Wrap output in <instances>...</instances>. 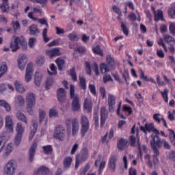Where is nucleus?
<instances>
[{
    "label": "nucleus",
    "instance_id": "44",
    "mask_svg": "<svg viewBox=\"0 0 175 175\" xmlns=\"http://www.w3.org/2000/svg\"><path fill=\"white\" fill-rule=\"evenodd\" d=\"M15 102L16 103H18L19 106H23V104L24 103V98H23V96L18 95L15 98Z\"/></svg>",
    "mask_w": 175,
    "mask_h": 175
},
{
    "label": "nucleus",
    "instance_id": "17",
    "mask_svg": "<svg viewBox=\"0 0 175 175\" xmlns=\"http://www.w3.org/2000/svg\"><path fill=\"white\" fill-rule=\"evenodd\" d=\"M107 118V113H106V108L105 107H102L100 109V126H103L105 125V122H106V120Z\"/></svg>",
    "mask_w": 175,
    "mask_h": 175
},
{
    "label": "nucleus",
    "instance_id": "31",
    "mask_svg": "<svg viewBox=\"0 0 175 175\" xmlns=\"http://www.w3.org/2000/svg\"><path fill=\"white\" fill-rule=\"evenodd\" d=\"M74 49V53H79V54H85V51H87V49L83 46H77V48Z\"/></svg>",
    "mask_w": 175,
    "mask_h": 175
},
{
    "label": "nucleus",
    "instance_id": "2",
    "mask_svg": "<svg viewBox=\"0 0 175 175\" xmlns=\"http://www.w3.org/2000/svg\"><path fill=\"white\" fill-rule=\"evenodd\" d=\"M150 147L154 152L153 162L154 165H157L158 162H159L158 157L159 155V150L160 148H162V142H161L160 141H154V143L151 142Z\"/></svg>",
    "mask_w": 175,
    "mask_h": 175
},
{
    "label": "nucleus",
    "instance_id": "24",
    "mask_svg": "<svg viewBox=\"0 0 175 175\" xmlns=\"http://www.w3.org/2000/svg\"><path fill=\"white\" fill-rule=\"evenodd\" d=\"M145 128L148 132H154V136L159 135V131L154 128V123L146 124Z\"/></svg>",
    "mask_w": 175,
    "mask_h": 175
},
{
    "label": "nucleus",
    "instance_id": "4",
    "mask_svg": "<svg viewBox=\"0 0 175 175\" xmlns=\"http://www.w3.org/2000/svg\"><path fill=\"white\" fill-rule=\"evenodd\" d=\"M81 137H84L85 136V133L88 132V129H90V120H88V118L87 116L82 115L81 116Z\"/></svg>",
    "mask_w": 175,
    "mask_h": 175
},
{
    "label": "nucleus",
    "instance_id": "18",
    "mask_svg": "<svg viewBox=\"0 0 175 175\" xmlns=\"http://www.w3.org/2000/svg\"><path fill=\"white\" fill-rule=\"evenodd\" d=\"M79 128H80V126L79 124V120L76 118L73 119L72 124V136H75V135L77 134V132H79Z\"/></svg>",
    "mask_w": 175,
    "mask_h": 175
},
{
    "label": "nucleus",
    "instance_id": "22",
    "mask_svg": "<svg viewBox=\"0 0 175 175\" xmlns=\"http://www.w3.org/2000/svg\"><path fill=\"white\" fill-rule=\"evenodd\" d=\"M29 29L30 31V35H33V36H38L40 33V31L38 29V25H31L29 26Z\"/></svg>",
    "mask_w": 175,
    "mask_h": 175
},
{
    "label": "nucleus",
    "instance_id": "29",
    "mask_svg": "<svg viewBox=\"0 0 175 175\" xmlns=\"http://www.w3.org/2000/svg\"><path fill=\"white\" fill-rule=\"evenodd\" d=\"M0 106H2V107H4L5 110L7 111H10L12 110V107H10V105L6 102L5 100H0Z\"/></svg>",
    "mask_w": 175,
    "mask_h": 175
},
{
    "label": "nucleus",
    "instance_id": "14",
    "mask_svg": "<svg viewBox=\"0 0 175 175\" xmlns=\"http://www.w3.org/2000/svg\"><path fill=\"white\" fill-rule=\"evenodd\" d=\"M46 54L49 58H53V57H57L58 55H61V52L59 51V48H55L52 50H46Z\"/></svg>",
    "mask_w": 175,
    "mask_h": 175
},
{
    "label": "nucleus",
    "instance_id": "7",
    "mask_svg": "<svg viewBox=\"0 0 175 175\" xmlns=\"http://www.w3.org/2000/svg\"><path fill=\"white\" fill-rule=\"evenodd\" d=\"M151 137H152V140L150 141V146H151V143L154 144L155 142H157L160 141L161 143V148L163 146L164 148H166L167 150H170L171 148L170 144H169V143H167L166 140L165 139L161 140V138L159 137V136L154 135V134L151 135Z\"/></svg>",
    "mask_w": 175,
    "mask_h": 175
},
{
    "label": "nucleus",
    "instance_id": "36",
    "mask_svg": "<svg viewBox=\"0 0 175 175\" xmlns=\"http://www.w3.org/2000/svg\"><path fill=\"white\" fill-rule=\"evenodd\" d=\"M16 117L19 121H22V122H25V124H27V117L24 113L22 112H18L16 113Z\"/></svg>",
    "mask_w": 175,
    "mask_h": 175
},
{
    "label": "nucleus",
    "instance_id": "52",
    "mask_svg": "<svg viewBox=\"0 0 175 175\" xmlns=\"http://www.w3.org/2000/svg\"><path fill=\"white\" fill-rule=\"evenodd\" d=\"M33 106H35V105L27 104V111L30 116L33 115Z\"/></svg>",
    "mask_w": 175,
    "mask_h": 175
},
{
    "label": "nucleus",
    "instance_id": "40",
    "mask_svg": "<svg viewBox=\"0 0 175 175\" xmlns=\"http://www.w3.org/2000/svg\"><path fill=\"white\" fill-rule=\"evenodd\" d=\"M71 164H72V157H66L64 160V167H70Z\"/></svg>",
    "mask_w": 175,
    "mask_h": 175
},
{
    "label": "nucleus",
    "instance_id": "33",
    "mask_svg": "<svg viewBox=\"0 0 175 175\" xmlns=\"http://www.w3.org/2000/svg\"><path fill=\"white\" fill-rule=\"evenodd\" d=\"M55 62L57 65L58 69L59 70H62V66L65 65V59H62V57H59L55 60Z\"/></svg>",
    "mask_w": 175,
    "mask_h": 175
},
{
    "label": "nucleus",
    "instance_id": "51",
    "mask_svg": "<svg viewBox=\"0 0 175 175\" xmlns=\"http://www.w3.org/2000/svg\"><path fill=\"white\" fill-rule=\"evenodd\" d=\"M93 51L95 54H98V55H103V51L100 49L99 46H96L93 49Z\"/></svg>",
    "mask_w": 175,
    "mask_h": 175
},
{
    "label": "nucleus",
    "instance_id": "43",
    "mask_svg": "<svg viewBox=\"0 0 175 175\" xmlns=\"http://www.w3.org/2000/svg\"><path fill=\"white\" fill-rule=\"evenodd\" d=\"M45 117H46V112L43 109H39L40 124H42V122H43V120H44Z\"/></svg>",
    "mask_w": 175,
    "mask_h": 175
},
{
    "label": "nucleus",
    "instance_id": "16",
    "mask_svg": "<svg viewBox=\"0 0 175 175\" xmlns=\"http://www.w3.org/2000/svg\"><path fill=\"white\" fill-rule=\"evenodd\" d=\"M152 9L154 14V21H158L159 20H161V21H165V19L163 18V12H162V10H159L158 13L157 14L155 8L152 7Z\"/></svg>",
    "mask_w": 175,
    "mask_h": 175
},
{
    "label": "nucleus",
    "instance_id": "54",
    "mask_svg": "<svg viewBox=\"0 0 175 175\" xmlns=\"http://www.w3.org/2000/svg\"><path fill=\"white\" fill-rule=\"evenodd\" d=\"M94 72L96 73V76H99V67L98 66V64L94 63L92 66Z\"/></svg>",
    "mask_w": 175,
    "mask_h": 175
},
{
    "label": "nucleus",
    "instance_id": "32",
    "mask_svg": "<svg viewBox=\"0 0 175 175\" xmlns=\"http://www.w3.org/2000/svg\"><path fill=\"white\" fill-rule=\"evenodd\" d=\"M13 151V147L12 146V144H8L6 146V148L4 152V158H8L9 155H10V153Z\"/></svg>",
    "mask_w": 175,
    "mask_h": 175
},
{
    "label": "nucleus",
    "instance_id": "11",
    "mask_svg": "<svg viewBox=\"0 0 175 175\" xmlns=\"http://www.w3.org/2000/svg\"><path fill=\"white\" fill-rule=\"evenodd\" d=\"M164 40L165 42H166V43H167L168 44H170V47H169V50L171 53H172V54H174V44H175V40L173 38V37L169 36V35H165L164 36Z\"/></svg>",
    "mask_w": 175,
    "mask_h": 175
},
{
    "label": "nucleus",
    "instance_id": "64",
    "mask_svg": "<svg viewBox=\"0 0 175 175\" xmlns=\"http://www.w3.org/2000/svg\"><path fill=\"white\" fill-rule=\"evenodd\" d=\"M168 14L171 18H175V9H170L168 10Z\"/></svg>",
    "mask_w": 175,
    "mask_h": 175
},
{
    "label": "nucleus",
    "instance_id": "19",
    "mask_svg": "<svg viewBox=\"0 0 175 175\" xmlns=\"http://www.w3.org/2000/svg\"><path fill=\"white\" fill-rule=\"evenodd\" d=\"M83 107L88 111V113H91V111H92V102H91V99L90 98H85Z\"/></svg>",
    "mask_w": 175,
    "mask_h": 175
},
{
    "label": "nucleus",
    "instance_id": "45",
    "mask_svg": "<svg viewBox=\"0 0 175 175\" xmlns=\"http://www.w3.org/2000/svg\"><path fill=\"white\" fill-rule=\"evenodd\" d=\"M36 62L38 66H42L44 64V56H38L36 59Z\"/></svg>",
    "mask_w": 175,
    "mask_h": 175
},
{
    "label": "nucleus",
    "instance_id": "55",
    "mask_svg": "<svg viewBox=\"0 0 175 175\" xmlns=\"http://www.w3.org/2000/svg\"><path fill=\"white\" fill-rule=\"evenodd\" d=\"M168 158L169 159H171V161H173L175 162V151L174 150H170L168 153Z\"/></svg>",
    "mask_w": 175,
    "mask_h": 175
},
{
    "label": "nucleus",
    "instance_id": "26",
    "mask_svg": "<svg viewBox=\"0 0 175 175\" xmlns=\"http://www.w3.org/2000/svg\"><path fill=\"white\" fill-rule=\"evenodd\" d=\"M106 59H107V62L108 64V66L111 70H114V68L116 66V62H114V58H113L111 57V55H107Z\"/></svg>",
    "mask_w": 175,
    "mask_h": 175
},
{
    "label": "nucleus",
    "instance_id": "48",
    "mask_svg": "<svg viewBox=\"0 0 175 175\" xmlns=\"http://www.w3.org/2000/svg\"><path fill=\"white\" fill-rule=\"evenodd\" d=\"M18 61L23 62V65H25V64H28V59H27V55L25 54L20 55L19 59H18Z\"/></svg>",
    "mask_w": 175,
    "mask_h": 175
},
{
    "label": "nucleus",
    "instance_id": "42",
    "mask_svg": "<svg viewBox=\"0 0 175 175\" xmlns=\"http://www.w3.org/2000/svg\"><path fill=\"white\" fill-rule=\"evenodd\" d=\"M53 83H54V79H53V78H48L46 79V85H45L46 90H50V88L51 87V85H53Z\"/></svg>",
    "mask_w": 175,
    "mask_h": 175
},
{
    "label": "nucleus",
    "instance_id": "46",
    "mask_svg": "<svg viewBox=\"0 0 175 175\" xmlns=\"http://www.w3.org/2000/svg\"><path fill=\"white\" fill-rule=\"evenodd\" d=\"M0 8L3 10V13H6V12H8V9H9V1H7V4L5 3L0 4Z\"/></svg>",
    "mask_w": 175,
    "mask_h": 175
},
{
    "label": "nucleus",
    "instance_id": "9",
    "mask_svg": "<svg viewBox=\"0 0 175 175\" xmlns=\"http://www.w3.org/2000/svg\"><path fill=\"white\" fill-rule=\"evenodd\" d=\"M32 76H33V67L32 63H29L26 68V73L25 75V81L29 83L32 80Z\"/></svg>",
    "mask_w": 175,
    "mask_h": 175
},
{
    "label": "nucleus",
    "instance_id": "28",
    "mask_svg": "<svg viewBox=\"0 0 175 175\" xmlns=\"http://www.w3.org/2000/svg\"><path fill=\"white\" fill-rule=\"evenodd\" d=\"M18 44H20V42H18V40H17V38H16L14 41H12L10 43V49H12V51H17V50L20 49V46H18Z\"/></svg>",
    "mask_w": 175,
    "mask_h": 175
},
{
    "label": "nucleus",
    "instance_id": "50",
    "mask_svg": "<svg viewBox=\"0 0 175 175\" xmlns=\"http://www.w3.org/2000/svg\"><path fill=\"white\" fill-rule=\"evenodd\" d=\"M108 105H116V97L113 94H109Z\"/></svg>",
    "mask_w": 175,
    "mask_h": 175
},
{
    "label": "nucleus",
    "instance_id": "37",
    "mask_svg": "<svg viewBox=\"0 0 175 175\" xmlns=\"http://www.w3.org/2000/svg\"><path fill=\"white\" fill-rule=\"evenodd\" d=\"M44 153L49 155L53 152V146L51 145H47L42 147Z\"/></svg>",
    "mask_w": 175,
    "mask_h": 175
},
{
    "label": "nucleus",
    "instance_id": "62",
    "mask_svg": "<svg viewBox=\"0 0 175 175\" xmlns=\"http://www.w3.org/2000/svg\"><path fill=\"white\" fill-rule=\"evenodd\" d=\"M123 110L124 111L129 112V115L131 116L133 111H132V108L131 107H128L126 105L123 106Z\"/></svg>",
    "mask_w": 175,
    "mask_h": 175
},
{
    "label": "nucleus",
    "instance_id": "21",
    "mask_svg": "<svg viewBox=\"0 0 175 175\" xmlns=\"http://www.w3.org/2000/svg\"><path fill=\"white\" fill-rule=\"evenodd\" d=\"M27 105H36V101L35 100V94L33 93H29L26 97Z\"/></svg>",
    "mask_w": 175,
    "mask_h": 175
},
{
    "label": "nucleus",
    "instance_id": "34",
    "mask_svg": "<svg viewBox=\"0 0 175 175\" xmlns=\"http://www.w3.org/2000/svg\"><path fill=\"white\" fill-rule=\"evenodd\" d=\"M100 69L101 73H107V72H110V68L107 64L102 63L100 66Z\"/></svg>",
    "mask_w": 175,
    "mask_h": 175
},
{
    "label": "nucleus",
    "instance_id": "13",
    "mask_svg": "<svg viewBox=\"0 0 175 175\" xmlns=\"http://www.w3.org/2000/svg\"><path fill=\"white\" fill-rule=\"evenodd\" d=\"M36 147H38V144L36 142H33L29 149V162H33V159H35V152L36 150Z\"/></svg>",
    "mask_w": 175,
    "mask_h": 175
},
{
    "label": "nucleus",
    "instance_id": "6",
    "mask_svg": "<svg viewBox=\"0 0 175 175\" xmlns=\"http://www.w3.org/2000/svg\"><path fill=\"white\" fill-rule=\"evenodd\" d=\"M16 132L17 134L14 138V144L18 146L21 143V138L23 137V133H24V129H23V124L21 122H18L16 125Z\"/></svg>",
    "mask_w": 175,
    "mask_h": 175
},
{
    "label": "nucleus",
    "instance_id": "58",
    "mask_svg": "<svg viewBox=\"0 0 175 175\" xmlns=\"http://www.w3.org/2000/svg\"><path fill=\"white\" fill-rule=\"evenodd\" d=\"M170 32L175 36V23H170L169 27Z\"/></svg>",
    "mask_w": 175,
    "mask_h": 175
},
{
    "label": "nucleus",
    "instance_id": "56",
    "mask_svg": "<svg viewBox=\"0 0 175 175\" xmlns=\"http://www.w3.org/2000/svg\"><path fill=\"white\" fill-rule=\"evenodd\" d=\"M49 117H58V112L54 109H51L49 111Z\"/></svg>",
    "mask_w": 175,
    "mask_h": 175
},
{
    "label": "nucleus",
    "instance_id": "41",
    "mask_svg": "<svg viewBox=\"0 0 175 175\" xmlns=\"http://www.w3.org/2000/svg\"><path fill=\"white\" fill-rule=\"evenodd\" d=\"M160 92H161V94L162 95V98H163V99H164V101L165 102V103H167L168 99H169L167 97V94H169V90L165 88L164 90V92L161 91Z\"/></svg>",
    "mask_w": 175,
    "mask_h": 175
},
{
    "label": "nucleus",
    "instance_id": "25",
    "mask_svg": "<svg viewBox=\"0 0 175 175\" xmlns=\"http://www.w3.org/2000/svg\"><path fill=\"white\" fill-rule=\"evenodd\" d=\"M5 127L10 132H13V120H12L10 116L5 118Z\"/></svg>",
    "mask_w": 175,
    "mask_h": 175
},
{
    "label": "nucleus",
    "instance_id": "5",
    "mask_svg": "<svg viewBox=\"0 0 175 175\" xmlns=\"http://www.w3.org/2000/svg\"><path fill=\"white\" fill-rule=\"evenodd\" d=\"M65 133H66L65 127L62 125H59L55 129L54 137L58 139V140L63 141L65 139Z\"/></svg>",
    "mask_w": 175,
    "mask_h": 175
},
{
    "label": "nucleus",
    "instance_id": "57",
    "mask_svg": "<svg viewBox=\"0 0 175 175\" xmlns=\"http://www.w3.org/2000/svg\"><path fill=\"white\" fill-rule=\"evenodd\" d=\"M130 143L131 147H136V137L133 135L130 136Z\"/></svg>",
    "mask_w": 175,
    "mask_h": 175
},
{
    "label": "nucleus",
    "instance_id": "30",
    "mask_svg": "<svg viewBox=\"0 0 175 175\" xmlns=\"http://www.w3.org/2000/svg\"><path fill=\"white\" fill-rule=\"evenodd\" d=\"M16 40L18 41L19 44L22 46L23 50H27L28 49V44L25 42V40L23 38L16 37Z\"/></svg>",
    "mask_w": 175,
    "mask_h": 175
},
{
    "label": "nucleus",
    "instance_id": "61",
    "mask_svg": "<svg viewBox=\"0 0 175 175\" xmlns=\"http://www.w3.org/2000/svg\"><path fill=\"white\" fill-rule=\"evenodd\" d=\"M89 88H90L92 94H93L94 96H96V88L95 87V85L93 84H90L89 85Z\"/></svg>",
    "mask_w": 175,
    "mask_h": 175
},
{
    "label": "nucleus",
    "instance_id": "49",
    "mask_svg": "<svg viewBox=\"0 0 175 175\" xmlns=\"http://www.w3.org/2000/svg\"><path fill=\"white\" fill-rule=\"evenodd\" d=\"M35 43H36V38H31L29 39L28 46L30 49H33V47H35Z\"/></svg>",
    "mask_w": 175,
    "mask_h": 175
},
{
    "label": "nucleus",
    "instance_id": "59",
    "mask_svg": "<svg viewBox=\"0 0 175 175\" xmlns=\"http://www.w3.org/2000/svg\"><path fill=\"white\" fill-rule=\"evenodd\" d=\"M12 25L14 28V31L16 32V31L20 29V23L18 21H16V23L12 22Z\"/></svg>",
    "mask_w": 175,
    "mask_h": 175
},
{
    "label": "nucleus",
    "instance_id": "38",
    "mask_svg": "<svg viewBox=\"0 0 175 175\" xmlns=\"http://www.w3.org/2000/svg\"><path fill=\"white\" fill-rule=\"evenodd\" d=\"M69 75L71 76L72 80H73V81H77V75H76V69L75 67H73L72 69H70Z\"/></svg>",
    "mask_w": 175,
    "mask_h": 175
},
{
    "label": "nucleus",
    "instance_id": "23",
    "mask_svg": "<svg viewBox=\"0 0 175 175\" xmlns=\"http://www.w3.org/2000/svg\"><path fill=\"white\" fill-rule=\"evenodd\" d=\"M42 77L43 75L40 74L39 72H36L34 74V83L37 87H40V83H42Z\"/></svg>",
    "mask_w": 175,
    "mask_h": 175
},
{
    "label": "nucleus",
    "instance_id": "35",
    "mask_svg": "<svg viewBox=\"0 0 175 175\" xmlns=\"http://www.w3.org/2000/svg\"><path fill=\"white\" fill-rule=\"evenodd\" d=\"M80 3L81 8L83 9V10H85V9H90V1L81 0Z\"/></svg>",
    "mask_w": 175,
    "mask_h": 175
},
{
    "label": "nucleus",
    "instance_id": "39",
    "mask_svg": "<svg viewBox=\"0 0 175 175\" xmlns=\"http://www.w3.org/2000/svg\"><path fill=\"white\" fill-rule=\"evenodd\" d=\"M50 69L51 72L48 70V73L49 75H50V76H53V75H54L55 76L57 75V67H55V65L54 64H51Z\"/></svg>",
    "mask_w": 175,
    "mask_h": 175
},
{
    "label": "nucleus",
    "instance_id": "53",
    "mask_svg": "<svg viewBox=\"0 0 175 175\" xmlns=\"http://www.w3.org/2000/svg\"><path fill=\"white\" fill-rule=\"evenodd\" d=\"M120 27H121V29L123 31V33H124V35L128 36L129 35V30L128 29V28L126 27L125 24L122 23Z\"/></svg>",
    "mask_w": 175,
    "mask_h": 175
},
{
    "label": "nucleus",
    "instance_id": "15",
    "mask_svg": "<svg viewBox=\"0 0 175 175\" xmlns=\"http://www.w3.org/2000/svg\"><path fill=\"white\" fill-rule=\"evenodd\" d=\"M126 146H128V139L121 138L118 141L117 147L120 151H124L126 148Z\"/></svg>",
    "mask_w": 175,
    "mask_h": 175
},
{
    "label": "nucleus",
    "instance_id": "60",
    "mask_svg": "<svg viewBox=\"0 0 175 175\" xmlns=\"http://www.w3.org/2000/svg\"><path fill=\"white\" fill-rule=\"evenodd\" d=\"M73 124V119L68 118L66 120V125L67 126V129H70V125Z\"/></svg>",
    "mask_w": 175,
    "mask_h": 175
},
{
    "label": "nucleus",
    "instance_id": "3",
    "mask_svg": "<svg viewBox=\"0 0 175 175\" xmlns=\"http://www.w3.org/2000/svg\"><path fill=\"white\" fill-rule=\"evenodd\" d=\"M88 158V150L86 148L82 149L80 154H78L76 156L75 169H79V166H80L81 162L87 161Z\"/></svg>",
    "mask_w": 175,
    "mask_h": 175
},
{
    "label": "nucleus",
    "instance_id": "12",
    "mask_svg": "<svg viewBox=\"0 0 175 175\" xmlns=\"http://www.w3.org/2000/svg\"><path fill=\"white\" fill-rule=\"evenodd\" d=\"M57 98L61 105H62V103H65V100L66 99V92L64 88H60L58 89Z\"/></svg>",
    "mask_w": 175,
    "mask_h": 175
},
{
    "label": "nucleus",
    "instance_id": "20",
    "mask_svg": "<svg viewBox=\"0 0 175 175\" xmlns=\"http://www.w3.org/2000/svg\"><path fill=\"white\" fill-rule=\"evenodd\" d=\"M14 85H15V90L17 92H19L20 94H24L26 90L24 88V85L21 82L18 81H16L14 82Z\"/></svg>",
    "mask_w": 175,
    "mask_h": 175
},
{
    "label": "nucleus",
    "instance_id": "8",
    "mask_svg": "<svg viewBox=\"0 0 175 175\" xmlns=\"http://www.w3.org/2000/svg\"><path fill=\"white\" fill-rule=\"evenodd\" d=\"M16 172V166L13 161H10L4 167V175H13Z\"/></svg>",
    "mask_w": 175,
    "mask_h": 175
},
{
    "label": "nucleus",
    "instance_id": "47",
    "mask_svg": "<svg viewBox=\"0 0 175 175\" xmlns=\"http://www.w3.org/2000/svg\"><path fill=\"white\" fill-rule=\"evenodd\" d=\"M87 81L83 77L80 78V85L82 90H87Z\"/></svg>",
    "mask_w": 175,
    "mask_h": 175
},
{
    "label": "nucleus",
    "instance_id": "27",
    "mask_svg": "<svg viewBox=\"0 0 175 175\" xmlns=\"http://www.w3.org/2000/svg\"><path fill=\"white\" fill-rule=\"evenodd\" d=\"M8 72V66H6V62H3L0 63V79Z\"/></svg>",
    "mask_w": 175,
    "mask_h": 175
},
{
    "label": "nucleus",
    "instance_id": "1",
    "mask_svg": "<svg viewBox=\"0 0 175 175\" xmlns=\"http://www.w3.org/2000/svg\"><path fill=\"white\" fill-rule=\"evenodd\" d=\"M70 99H72V109L73 111H77V110H80V103L79 100V96L75 94V85H70Z\"/></svg>",
    "mask_w": 175,
    "mask_h": 175
},
{
    "label": "nucleus",
    "instance_id": "63",
    "mask_svg": "<svg viewBox=\"0 0 175 175\" xmlns=\"http://www.w3.org/2000/svg\"><path fill=\"white\" fill-rule=\"evenodd\" d=\"M86 65V73L87 75H89L90 76L91 75V65L90 64V62H85Z\"/></svg>",
    "mask_w": 175,
    "mask_h": 175
},
{
    "label": "nucleus",
    "instance_id": "10",
    "mask_svg": "<svg viewBox=\"0 0 175 175\" xmlns=\"http://www.w3.org/2000/svg\"><path fill=\"white\" fill-rule=\"evenodd\" d=\"M108 167L112 172V173H114L117 169V156L112 155L109 159L108 163Z\"/></svg>",
    "mask_w": 175,
    "mask_h": 175
}]
</instances>
